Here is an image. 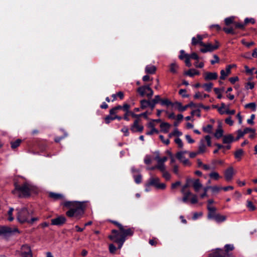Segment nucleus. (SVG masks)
<instances>
[{"label":"nucleus","mask_w":257,"mask_h":257,"mask_svg":"<svg viewBox=\"0 0 257 257\" xmlns=\"http://www.w3.org/2000/svg\"><path fill=\"white\" fill-rule=\"evenodd\" d=\"M110 222L118 227L119 231L115 229L112 230L111 234L108 236V238L114 242L117 243L118 248L120 249L125 241L126 237L133 235L134 229L128 228L127 226L124 227L116 221L111 220Z\"/></svg>","instance_id":"nucleus-1"},{"label":"nucleus","mask_w":257,"mask_h":257,"mask_svg":"<svg viewBox=\"0 0 257 257\" xmlns=\"http://www.w3.org/2000/svg\"><path fill=\"white\" fill-rule=\"evenodd\" d=\"M86 202V201H65L62 204L69 209L66 213L68 217L80 218L84 213Z\"/></svg>","instance_id":"nucleus-2"},{"label":"nucleus","mask_w":257,"mask_h":257,"mask_svg":"<svg viewBox=\"0 0 257 257\" xmlns=\"http://www.w3.org/2000/svg\"><path fill=\"white\" fill-rule=\"evenodd\" d=\"M16 210L18 211L17 218L21 223L27 222L32 224L38 220L37 217H31L32 213L29 212L26 208L21 209H17Z\"/></svg>","instance_id":"nucleus-3"},{"label":"nucleus","mask_w":257,"mask_h":257,"mask_svg":"<svg viewBox=\"0 0 257 257\" xmlns=\"http://www.w3.org/2000/svg\"><path fill=\"white\" fill-rule=\"evenodd\" d=\"M15 189L12 193L18 196L19 197H26L30 196L32 186L27 182L23 184L22 185L18 183L15 184Z\"/></svg>","instance_id":"nucleus-4"},{"label":"nucleus","mask_w":257,"mask_h":257,"mask_svg":"<svg viewBox=\"0 0 257 257\" xmlns=\"http://www.w3.org/2000/svg\"><path fill=\"white\" fill-rule=\"evenodd\" d=\"M15 233H19V229L16 228H11L8 226H0V236L7 238Z\"/></svg>","instance_id":"nucleus-5"},{"label":"nucleus","mask_w":257,"mask_h":257,"mask_svg":"<svg viewBox=\"0 0 257 257\" xmlns=\"http://www.w3.org/2000/svg\"><path fill=\"white\" fill-rule=\"evenodd\" d=\"M137 91L142 97L146 95L149 98H151L154 94L153 90L151 88L150 85H146L139 87L138 88Z\"/></svg>","instance_id":"nucleus-6"},{"label":"nucleus","mask_w":257,"mask_h":257,"mask_svg":"<svg viewBox=\"0 0 257 257\" xmlns=\"http://www.w3.org/2000/svg\"><path fill=\"white\" fill-rule=\"evenodd\" d=\"M202 47V48L200 49V52L203 53H205L207 52H211L216 50L219 47V44L217 41H216V44L214 45L210 43H204Z\"/></svg>","instance_id":"nucleus-7"},{"label":"nucleus","mask_w":257,"mask_h":257,"mask_svg":"<svg viewBox=\"0 0 257 257\" xmlns=\"http://www.w3.org/2000/svg\"><path fill=\"white\" fill-rule=\"evenodd\" d=\"M150 186H154L156 188L159 189H165L166 185L165 183H160V179L158 177H152L149 180L148 184Z\"/></svg>","instance_id":"nucleus-8"},{"label":"nucleus","mask_w":257,"mask_h":257,"mask_svg":"<svg viewBox=\"0 0 257 257\" xmlns=\"http://www.w3.org/2000/svg\"><path fill=\"white\" fill-rule=\"evenodd\" d=\"M189 153L187 151L178 152L176 155V158L182 162L185 166H190L191 163L188 159H186L184 155L186 154Z\"/></svg>","instance_id":"nucleus-9"},{"label":"nucleus","mask_w":257,"mask_h":257,"mask_svg":"<svg viewBox=\"0 0 257 257\" xmlns=\"http://www.w3.org/2000/svg\"><path fill=\"white\" fill-rule=\"evenodd\" d=\"M209 257H233L231 253L224 250L218 249L215 251L209 254Z\"/></svg>","instance_id":"nucleus-10"},{"label":"nucleus","mask_w":257,"mask_h":257,"mask_svg":"<svg viewBox=\"0 0 257 257\" xmlns=\"http://www.w3.org/2000/svg\"><path fill=\"white\" fill-rule=\"evenodd\" d=\"M203 38L204 36L203 35L198 34L196 37H194L192 38L191 44L193 46L199 45L202 47L204 43L202 41Z\"/></svg>","instance_id":"nucleus-11"},{"label":"nucleus","mask_w":257,"mask_h":257,"mask_svg":"<svg viewBox=\"0 0 257 257\" xmlns=\"http://www.w3.org/2000/svg\"><path fill=\"white\" fill-rule=\"evenodd\" d=\"M66 218L63 216H59L57 218L51 219V224L54 225H61L66 221Z\"/></svg>","instance_id":"nucleus-12"},{"label":"nucleus","mask_w":257,"mask_h":257,"mask_svg":"<svg viewBox=\"0 0 257 257\" xmlns=\"http://www.w3.org/2000/svg\"><path fill=\"white\" fill-rule=\"evenodd\" d=\"M139 119H136L134 121L133 124L131 127V130L132 132H142L143 131L144 127L143 125L139 124Z\"/></svg>","instance_id":"nucleus-13"},{"label":"nucleus","mask_w":257,"mask_h":257,"mask_svg":"<svg viewBox=\"0 0 257 257\" xmlns=\"http://www.w3.org/2000/svg\"><path fill=\"white\" fill-rule=\"evenodd\" d=\"M22 254L24 257H33L31 249L27 245L22 246Z\"/></svg>","instance_id":"nucleus-14"},{"label":"nucleus","mask_w":257,"mask_h":257,"mask_svg":"<svg viewBox=\"0 0 257 257\" xmlns=\"http://www.w3.org/2000/svg\"><path fill=\"white\" fill-rule=\"evenodd\" d=\"M49 197L54 201L64 200V196L61 193L50 192L48 193Z\"/></svg>","instance_id":"nucleus-15"},{"label":"nucleus","mask_w":257,"mask_h":257,"mask_svg":"<svg viewBox=\"0 0 257 257\" xmlns=\"http://www.w3.org/2000/svg\"><path fill=\"white\" fill-rule=\"evenodd\" d=\"M234 175V170L233 167H230L227 169L224 172V177L226 181L231 180Z\"/></svg>","instance_id":"nucleus-16"},{"label":"nucleus","mask_w":257,"mask_h":257,"mask_svg":"<svg viewBox=\"0 0 257 257\" xmlns=\"http://www.w3.org/2000/svg\"><path fill=\"white\" fill-rule=\"evenodd\" d=\"M218 74L216 72H206L204 74L205 80H215L217 78Z\"/></svg>","instance_id":"nucleus-17"},{"label":"nucleus","mask_w":257,"mask_h":257,"mask_svg":"<svg viewBox=\"0 0 257 257\" xmlns=\"http://www.w3.org/2000/svg\"><path fill=\"white\" fill-rule=\"evenodd\" d=\"M193 183V187L196 192H198L202 187V185L199 179L191 180Z\"/></svg>","instance_id":"nucleus-18"},{"label":"nucleus","mask_w":257,"mask_h":257,"mask_svg":"<svg viewBox=\"0 0 257 257\" xmlns=\"http://www.w3.org/2000/svg\"><path fill=\"white\" fill-rule=\"evenodd\" d=\"M234 140V137L233 136L229 134L227 135H225L223 136V143L224 144H229L233 142Z\"/></svg>","instance_id":"nucleus-19"},{"label":"nucleus","mask_w":257,"mask_h":257,"mask_svg":"<svg viewBox=\"0 0 257 257\" xmlns=\"http://www.w3.org/2000/svg\"><path fill=\"white\" fill-rule=\"evenodd\" d=\"M156 71V68L154 65H147L145 68V72L148 74H154Z\"/></svg>","instance_id":"nucleus-20"},{"label":"nucleus","mask_w":257,"mask_h":257,"mask_svg":"<svg viewBox=\"0 0 257 257\" xmlns=\"http://www.w3.org/2000/svg\"><path fill=\"white\" fill-rule=\"evenodd\" d=\"M181 192L184 195L182 201L184 202H186L188 200L189 197L191 196L192 193L190 191L181 190Z\"/></svg>","instance_id":"nucleus-21"},{"label":"nucleus","mask_w":257,"mask_h":257,"mask_svg":"<svg viewBox=\"0 0 257 257\" xmlns=\"http://www.w3.org/2000/svg\"><path fill=\"white\" fill-rule=\"evenodd\" d=\"M199 74V71L194 69H189L188 71L185 72V75L190 77H193L195 75H198Z\"/></svg>","instance_id":"nucleus-22"},{"label":"nucleus","mask_w":257,"mask_h":257,"mask_svg":"<svg viewBox=\"0 0 257 257\" xmlns=\"http://www.w3.org/2000/svg\"><path fill=\"white\" fill-rule=\"evenodd\" d=\"M170 72L173 73V74H176L177 73V70L179 68V66L178 65H177V64L175 62H173V63H172L170 65Z\"/></svg>","instance_id":"nucleus-23"},{"label":"nucleus","mask_w":257,"mask_h":257,"mask_svg":"<svg viewBox=\"0 0 257 257\" xmlns=\"http://www.w3.org/2000/svg\"><path fill=\"white\" fill-rule=\"evenodd\" d=\"M172 106H175L179 111L182 112L184 111L187 109V107H186V105L182 106L181 103L179 102H176L175 103H173V104H172Z\"/></svg>","instance_id":"nucleus-24"},{"label":"nucleus","mask_w":257,"mask_h":257,"mask_svg":"<svg viewBox=\"0 0 257 257\" xmlns=\"http://www.w3.org/2000/svg\"><path fill=\"white\" fill-rule=\"evenodd\" d=\"M205 150L206 146L204 144V141L203 140H201L199 146V150L198 151V153H203L205 151Z\"/></svg>","instance_id":"nucleus-25"},{"label":"nucleus","mask_w":257,"mask_h":257,"mask_svg":"<svg viewBox=\"0 0 257 257\" xmlns=\"http://www.w3.org/2000/svg\"><path fill=\"white\" fill-rule=\"evenodd\" d=\"M160 127L164 133H167L169 131L170 125L167 122H163L160 124Z\"/></svg>","instance_id":"nucleus-26"},{"label":"nucleus","mask_w":257,"mask_h":257,"mask_svg":"<svg viewBox=\"0 0 257 257\" xmlns=\"http://www.w3.org/2000/svg\"><path fill=\"white\" fill-rule=\"evenodd\" d=\"M21 143H22V140L21 139H17L15 141H12L11 142V145L12 149H16L20 146V145L21 144Z\"/></svg>","instance_id":"nucleus-27"},{"label":"nucleus","mask_w":257,"mask_h":257,"mask_svg":"<svg viewBox=\"0 0 257 257\" xmlns=\"http://www.w3.org/2000/svg\"><path fill=\"white\" fill-rule=\"evenodd\" d=\"M217 222H223L226 220V217L219 214H216L214 219Z\"/></svg>","instance_id":"nucleus-28"},{"label":"nucleus","mask_w":257,"mask_h":257,"mask_svg":"<svg viewBox=\"0 0 257 257\" xmlns=\"http://www.w3.org/2000/svg\"><path fill=\"white\" fill-rule=\"evenodd\" d=\"M243 154V151L242 149H239L234 153V157L240 161L241 159V157Z\"/></svg>","instance_id":"nucleus-29"},{"label":"nucleus","mask_w":257,"mask_h":257,"mask_svg":"<svg viewBox=\"0 0 257 257\" xmlns=\"http://www.w3.org/2000/svg\"><path fill=\"white\" fill-rule=\"evenodd\" d=\"M141 103V108L142 109H144L147 107H148L149 106V100L146 99L142 100L140 101Z\"/></svg>","instance_id":"nucleus-30"},{"label":"nucleus","mask_w":257,"mask_h":257,"mask_svg":"<svg viewBox=\"0 0 257 257\" xmlns=\"http://www.w3.org/2000/svg\"><path fill=\"white\" fill-rule=\"evenodd\" d=\"M202 87L204 88L205 90L207 92H210L213 87V83L211 82L205 83L202 85Z\"/></svg>","instance_id":"nucleus-31"},{"label":"nucleus","mask_w":257,"mask_h":257,"mask_svg":"<svg viewBox=\"0 0 257 257\" xmlns=\"http://www.w3.org/2000/svg\"><path fill=\"white\" fill-rule=\"evenodd\" d=\"M234 20V18L233 17H230L225 18L224 20L225 25L226 26H229L231 24H235Z\"/></svg>","instance_id":"nucleus-32"},{"label":"nucleus","mask_w":257,"mask_h":257,"mask_svg":"<svg viewBox=\"0 0 257 257\" xmlns=\"http://www.w3.org/2000/svg\"><path fill=\"white\" fill-rule=\"evenodd\" d=\"M156 168L159 170L162 173L166 171L165 165L163 163H158L156 166Z\"/></svg>","instance_id":"nucleus-33"},{"label":"nucleus","mask_w":257,"mask_h":257,"mask_svg":"<svg viewBox=\"0 0 257 257\" xmlns=\"http://www.w3.org/2000/svg\"><path fill=\"white\" fill-rule=\"evenodd\" d=\"M246 207L248 208L250 211H254L256 207L253 204L252 202L250 200H247L246 201Z\"/></svg>","instance_id":"nucleus-34"},{"label":"nucleus","mask_w":257,"mask_h":257,"mask_svg":"<svg viewBox=\"0 0 257 257\" xmlns=\"http://www.w3.org/2000/svg\"><path fill=\"white\" fill-rule=\"evenodd\" d=\"M223 130L221 128H219L216 130V131L214 134V136L216 138L219 139L223 136Z\"/></svg>","instance_id":"nucleus-35"},{"label":"nucleus","mask_w":257,"mask_h":257,"mask_svg":"<svg viewBox=\"0 0 257 257\" xmlns=\"http://www.w3.org/2000/svg\"><path fill=\"white\" fill-rule=\"evenodd\" d=\"M209 177L211 178L214 179L215 180H218L221 177L219 174L216 172H212L209 175Z\"/></svg>","instance_id":"nucleus-36"},{"label":"nucleus","mask_w":257,"mask_h":257,"mask_svg":"<svg viewBox=\"0 0 257 257\" xmlns=\"http://www.w3.org/2000/svg\"><path fill=\"white\" fill-rule=\"evenodd\" d=\"M223 30L226 34H231L232 35L235 34V32L234 31V29L232 27H229V28L224 27L223 28Z\"/></svg>","instance_id":"nucleus-37"},{"label":"nucleus","mask_w":257,"mask_h":257,"mask_svg":"<svg viewBox=\"0 0 257 257\" xmlns=\"http://www.w3.org/2000/svg\"><path fill=\"white\" fill-rule=\"evenodd\" d=\"M244 107L246 108H251L253 111H255L256 110V104L254 102L246 104Z\"/></svg>","instance_id":"nucleus-38"},{"label":"nucleus","mask_w":257,"mask_h":257,"mask_svg":"<svg viewBox=\"0 0 257 257\" xmlns=\"http://www.w3.org/2000/svg\"><path fill=\"white\" fill-rule=\"evenodd\" d=\"M131 105L126 103H123V105H122V109L125 112H131L130 111Z\"/></svg>","instance_id":"nucleus-39"},{"label":"nucleus","mask_w":257,"mask_h":257,"mask_svg":"<svg viewBox=\"0 0 257 257\" xmlns=\"http://www.w3.org/2000/svg\"><path fill=\"white\" fill-rule=\"evenodd\" d=\"M184 57H185V63L188 67H191V63L190 62V58L189 57V54H184Z\"/></svg>","instance_id":"nucleus-40"},{"label":"nucleus","mask_w":257,"mask_h":257,"mask_svg":"<svg viewBox=\"0 0 257 257\" xmlns=\"http://www.w3.org/2000/svg\"><path fill=\"white\" fill-rule=\"evenodd\" d=\"M134 178L137 184H140L142 182V175L140 174L134 175Z\"/></svg>","instance_id":"nucleus-41"},{"label":"nucleus","mask_w":257,"mask_h":257,"mask_svg":"<svg viewBox=\"0 0 257 257\" xmlns=\"http://www.w3.org/2000/svg\"><path fill=\"white\" fill-rule=\"evenodd\" d=\"M212 129V125L211 124H208L206 126L203 127V130L204 132L207 133H211Z\"/></svg>","instance_id":"nucleus-42"},{"label":"nucleus","mask_w":257,"mask_h":257,"mask_svg":"<svg viewBox=\"0 0 257 257\" xmlns=\"http://www.w3.org/2000/svg\"><path fill=\"white\" fill-rule=\"evenodd\" d=\"M14 211V208H12V207H10V209H9V210L8 212V214L9 215V218H8V220L10 221H12L13 220H14V217H13V212Z\"/></svg>","instance_id":"nucleus-43"},{"label":"nucleus","mask_w":257,"mask_h":257,"mask_svg":"<svg viewBox=\"0 0 257 257\" xmlns=\"http://www.w3.org/2000/svg\"><path fill=\"white\" fill-rule=\"evenodd\" d=\"M161 103L162 105H165L167 106L170 105H172V104H173L168 99H161Z\"/></svg>","instance_id":"nucleus-44"},{"label":"nucleus","mask_w":257,"mask_h":257,"mask_svg":"<svg viewBox=\"0 0 257 257\" xmlns=\"http://www.w3.org/2000/svg\"><path fill=\"white\" fill-rule=\"evenodd\" d=\"M105 122L106 123L108 124L110 122L111 120H114V116H112L111 115H107L105 118Z\"/></svg>","instance_id":"nucleus-45"},{"label":"nucleus","mask_w":257,"mask_h":257,"mask_svg":"<svg viewBox=\"0 0 257 257\" xmlns=\"http://www.w3.org/2000/svg\"><path fill=\"white\" fill-rule=\"evenodd\" d=\"M210 186H207L203 188L204 193L200 195V197L201 198H203L204 197L207 196V192L210 189Z\"/></svg>","instance_id":"nucleus-46"},{"label":"nucleus","mask_w":257,"mask_h":257,"mask_svg":"<svg viewBox=\"0 0 257 257\" xmlns=\"http://www.w3.org/2000/svg\"><path fill=\"white\" fill-rule=\"evenodd\" d=\"M237 136L235 140L236 141L238 140L240 138H242L245 134L243 133V131H242L241 130H238L237 131Z\"/></svg>","instance_id":"nucleus-47"},{"label":"nucleus","mask_w":257,"mask_h":257,"mask_svg":"<svg viewBox=\"0 0 257 257\" xmlns=\"http://www.w3.org/2000/svg\"><path fill=\"white\" fill-rule=\"evenodd\" d=\"M175 142L176 144L178 145V147L180 148H183V143L182 141V140L178 138H176L175 139Z\"/></svg>","instance_id":"nucleus-48"},{"label":"nucleus","mask_w":257,"mask_h":257,"mask_svg":"<svg viewBox=\"0 0 257 257\" xmlns=\"http://www.w3.org/2000/svg\"><path fill=\"white\" fill-rule=\"evenodd\" d=\"M241 43L248 48H249L254 44L253 42H246L244 39L241 40Z\"/></svg>","instance_id":"nucleus-49"},{"label":"nucleus","mask_w":257,"mask_h":257,"mask_svg":"<svg viewBox=\"0 0 257 257\" xmlns=\"http://www.w3.org/2000/svg\"><path fill=\"white\" fill-rule=\"evenodd\" d=\"M162 176L166 180H169L171 179V175L168 171H165L162 173Z\"/></svg>","instance_id":"nucleus-50"},{"label":"nucleus","mask_w":257,"mask_h":257,"mask_svg":"<svg viewBox=\"0 0 257 257\" xmlns=\"http://www.w3.org/2000/svg\"><path fill=\"white\" fill-rule=\"evenodd\" d=\"M234 248V246L232 244H226L225 245V251L229 252V251L232 250Z\"/></svg>","instance_id":"nucleus-51"},{"label":"nucleus","mask_w":257,"mask_h":257,"mask_svg":"<svg viewBox=\"0 0 257 257\" xmlns=\"http://www.w3.org/2000/svg\"><path fill=\"white\" fill-rule=\"evenodd\" d=\"M109 250L111 253H114L116 250V247L113 244H110L109 245Z\"/></svg>","instance_id":"nucleus-52"},{"label":"nucleus","mask_w":257,"mask_h":257,"mask_svg":"<svg viewBox=\"0 0 257 257\" xmlns=\"http://www.w3.org/2000/svg\"><path fill=\"white\" fill-rule=\"evenodd\" d=\"M189 57L190 59H194V60H196L197 61H198V59H199L198 55L196 53H195V52H193V53H192L191 54H189Z\"/></svg>","instance_id":"nucleus-53"},{"label":"nucleus","mask_w":257,"mask_h":257,"mask_svg":"<svg viewBox=\"0 0 257 257\" xmlns=\"http://www.w3.org/2000/svg\"><path fill=\"white\" fill-rule=\"evenodd\" d=\"M202 168L204 170L206 171L209 170H214L215 169V166H212V165L211 166H210L206 164H204L202 166Z\"/></svg>","instance_id":"nucleus-54"},{"label":"nucleus","mask_w":257,"mask_h":257,"mask_svg":"<svg viewBox=\"0 0 257 257\" xmlns=\"http://www.w3.org/2000/svg\"><path fill=\"white\" fill-rule=\"evenodd\" d=\"M223 163V161L221 160H213L211 162V165L212 166H215L216 164H222Z\"/></svg>","instance_id":"nucleus-55"},{"label":"nucleus","mask_w":257,"mask_h":257,"mask_svg":"<svg viewBox=\"0 0 257 257\" xmlns=\"http://www.w3.org/2000/svg\"><path fill=\"white\" fill-rule=\"evenodd\" d=\"M210 189L211 190L212 192H218L220 190L222 189V187H219L217 186H210Z\"/></svg>","instance_id":"nucleus-56"},{"label":"nucleus","mask_w":257,"mask_h":257,"mask_svg":"<svg viewBox=\"0 0 257 257\" xmlns=\"http://www.w3.org/2000/svg\"><path fill=\"white\" fill-rule=\"evenodd\" d=\"M159 138L160 140L162 141V142L164 143L165 145H168L170 144V140L169 139H166L165 140L164 139V137L162 135H160Z\"/></svg>","instance_id":"nucleus-57"},{"label":"nucleus","mask_w":257,"mask_h":257,"mask_svg":"<svg viewBox=\"0 0 257 257\" xmlns=\"http://www.w3.org/2000/svg\"><path fill=\"white\" fill-rule=\"evenodd\" d=\"M191 113L192 115H196L199 117H200L201 116L200 110L199 109H197L196 110H194L192 111Z\"/></svg>","instance_id":"nucleus-58"},{"label":"nucleus","mask_w":257,"mask_h":257,"mask_svg":"<svg viewBox=\"0 0 257 257\" xmlns=\"http://www.w3.org/2000/svg\"><path fill=\"white\" fill-rule=\"evenodd\" d=\"M255 118V115L254 114H252L250 116V118L249 119H248L247 120V122L248 124L253 125L254 124L253 119Z\"/></svg>","instance_id":"nucleus-59"},{"label":"nucleus","mask_w":257,"mask_h":257,"mask_svg":"<svg viewBox=\"0 0 257 257\" xmlns=\"http://www.w3.org/2000/svg\"><path fill=\"white\" fill-rule=\"evenodd\" d=\"M186 90L185 89H181L179 90V93L183 97H188V95L186 94Z\"/></svg>","instance_id":"nucleus-60"},{"label":"nucleus","mask_w":257,"mask_h":257,"mask_svg":"<svg viewBox=\"0 0 257 257\" xmlns=\"http://www.w3.org/2000/svg\"><path fill=\"white\" fill-rule=\"evenodd\" d=\"M235 28H237V29H244V26H245V24H242V23H235Z\"/></svg>","instance_id":"nucleus-61"},{"label":"nucleus","mask_w":257,"mask_h":257,"mask_svg":"<svg viewBox=\"0 0 257 257\" xmlns=\"http://www.w3.org/2000/svg\"><path fill=\"white\" fill-rule=\"evenodd\" d=\"M220 77L221 79L224 80L227 76V74H226V72L224 70H221L220 71Z\"/></svg>","instance_id":"nucleus-62"},{"label":"nucleus","mask_w":257,"mask_h":257,"mask_svg":"<svg viewBox=\"0 0 257 257\" xmlns=\"http://www.w3.org/2000/svg\"><path fill=\"white\" fill-rule=\"evenodd\" d=\"M159 131L155 128H152L150 131L147 132L146 133L147 135H152L154 133H158Z\"/></svg>","instance_id":"nucleus-63"},{"label":"nucleus","mask_w":257,"mask_h":257,"mask_svg":"<svg viewBox=\"0 0 257 257\" xmlns=\"http://www.w3.org/2000/svg\"><path fill=\"white\" fill-rule=\"evenodd\" d=\"M225 122L227 124L231 126L233 124V121L231 119V117H228L225 119Z\"/></svg>","instance_id":"nucleus-64"}]
</instances>
